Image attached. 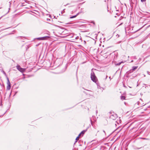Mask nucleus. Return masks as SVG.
Masks as SVG:
<instances>
[{
    "label": "nucleus",
    "instance_id": "nucleus-18",
    "mask_svg": "<svg viewBox=\"0 0 150 150\" xmlns=\"http://www.w3.org/2000/svg\"><path fill=\"white\" fill-rule=\"evenodd\" d=\"M107 77H108V76H106L105 79H107Z\"/></svg>",
    "mask_w": 150,
    "mask_h": 150
},
{
    "label": "nucleus",
    "instance_id": "nucleus-14",
    "mask_svg": "<svg viewBox=\"0 0 150 150\" xmlns=\"http://www.w3.org/2000/svg\"><path fill=\"white\" fill-rule=\"evenodd\" d=\"M79 36H77L75 38L76 39H78L79 38Z\"/></svg>",
    "mask_w": 150,
    "mask_h": 150
},
{
    "label": "nucleus",
    "instance_id": "nucleus-23",
    "mask_svg": "<svg viewBox=\"0 0 150 150\" xmlns=\"http://www.w3.org/2000/svg\"><path fill=\"white\" fill-rule=\"evenodd\" d=\"M133 62V60H132V61H131V62Z\"/></svg>",
    "mask_w": 150,
    "mask_h": 150
},
{
    "label": "nucleus",
    "instance_id": "nucleus-5",
    "mask_svg": "<svg viewBox=\"0 0 150 150\" xmlns=\"http://www.w3.org/2000/svg\"><path fill=\"white\" fill-rule=\"evenodd\" d=\"M117 117V115H116L115 114H114L111 115L110 116V119H112L113 120H115L116 118Z\"/></svg>",
    "mask_w": 150,
    "mask_h": 150
},
{
    "label": "nucleus",
    "instance_id": "nucleus-15",
    "mask_svg": "<svg viewBox=\"0 0 150 150\" xmlns=\"http://www.w3.org/2000/svg\"><path fill=\"white\" fill-rule=\"evenodd\" d=\"M90 120H91V125H93L92 123V120H91V119H90Z\"/></svg>",
    "mask_w": 150,
    "mask_h": 150
},
{
    "label": "nucleus",
    "instance_id": "nucleus-4",
    "mask_svg": "<svg viewBox=\"0 0 150 150\" xmlns=\"http://www.w3.org/2000/svg\"><path fill=\"white\" fill-rule=\"evenodd\" d=\"M138 67V66H133L132 67V69L130 70L129 71H128V73H130L132 72L133 71H135Z\"/></svg>",
    "mask_w": 150,
    "mask_h": 150
},
{
    "label": "nucleus",
    "instance_id": "nucleus-8",
    "mask_svg": "<svg viewBox=\"0 0 150 150\" xmlns=\"http://www.w3.org/2000/svg\"><path fill=\"white\" fill-rule=\"evenodd\" d=\"M79 136H79H79L76 138V141H75L74 144H75L77 142V140H79Z\"/></svg>",
    "mask_w": 150,
    "mask_h": 150
},
{
    "label": "nucleus",
    "instance_id": "nucleus-21",
    "mask_svg": "<svg viewBox=\"0 0 150 150\" xmlns=\"http://www.w3.org/2000/svg\"><path fill=\"white\" fill-rule=\"evenodd\" d=\"M147 73H148V74H149V71H147Z\"/></svg>",
    "mask_w": 150,
    "mask_h": 150
},
{
    "label": "nucleus",
    "instance_id": "nucleus-25",
    "mask_svg": "<svg viewBox=\"0 0 150 150\" xmlns=\"http://www.w3.org/2000/svg\"><path fill=\"white\" fill-rule=\"evenodd\" d=\"M38 45H37L36 46H37Z\"/></svg>",
    "mask_w": 150,
    "mask_h": 150
},
{
    "label": "nucleus",
    "instance_id": "nucleus-13",
    "mask_svg": "<svg viewBox=\"0 0 150 150\" xmlns=\"http://www.w3.org/2000/svg\"><path fill=\"white\" fill-rule=\"evenodd\" d=\"M65 10V9H64L63 11H62V12H61V13L62 14L64 12V10Z\"/></svg>",
    "mask_w": 150,
    "mask_h": 150
},
{
    "label": "nucleus",
    "instance_id": "nucleus-7",
    "mask_svg": "<svg viewBox=\"0 0 150 150\" xmlns=\"http://www.w3.org/2000/svg\"><path fill=\"white\" fill-rule=\"evenodd\" d=\"M79 13H78L76 15L70 17V18H75L79 15Z\"/></svg>",
    "mask_w": 150,
    "mask_h": 150
},
{
    "label": "nucleus",
    "instance_id": "nucleus-24",
    "mask_svg": "<svg viewBox=\"0 0 150 150\" xmlns=\"http://www.w3.org/2000/svg\"><path fill=\"white\" fill-rule=\"evenodd\" d=\"M8 28H6L5 29H8Z\"/></svg>",
    "mask_w": 150,
    "mask_h": 150
},
{
    "label": "nucleus",
    "instance_id": "nucleus-17",
    "mask_svg": "<svg viewBox=\"0 0 150 150\" xmlns=\"http://www.w3.org/2000/svg\"><path fill=\"white\" fill-rule=\"evenodd\" d=\"M109 78L110 79V80H111V77L110 76H109Z\"/></svg>",
    "mask_w": 150,
    "mask_h": 150
},
{
    "label": "nucleus",
    "instance_id": "nucleus-20",
    "mask_svg": "<svg viewBox=\"0 0 150 150\" xmlns=\"http://www.w3.org/2000/svg\"><path fill=\"white\" fill-rule=\"evenodd\" d=\"M148 86H149V87H150V85H148Z\"/></svg>",
    "mask_w": 150,
    "mask_h": 150
},
{
    "label": "nucleus",
    "instance_id": "nucleus-9",
    "mask_svg": "<svg viewBox=\"0 0 150 150\" xmlns=\"http://www.w3.org/2000/svg\"><path fill=\"white\" fill-rule=\"evenodd\" d=\"M86 131V130H83L79 134V136H80L81 134H84Z\"/></svg>",
    "mask_w": 150,
    "mask_h": 150
},
{
    "label": "nucleus",
    "instance_id": "nucleus-1",
    "mask_svg": "<svg viewBox=\"0 0 150 150\" xmlns=\"http://www.w3.org/2000/svg\"><path fill=\"white\" fill-rule=\"evenodd\" d=\"M93 69L91 70V80L94 82L96 83L97 85H98V79L97 77L95 76V73L93 72Z\"/></svg>",
    "mask_w": 150,
    "mask_h": 150
},
{
    "label": "nucleus",
    "instance_id": "nucleus-2",
    "mask_svg": "<svg viewBox=\"0 0 150 150\" xmlns=\"http://www.w3.org/2000/svg\"><path fill=\"white\" fill-rule=\"evenodd\" d=\"M16 68L19 71L22 73L24 72L26 70L25 69L21 67L19 65H17Z\"/></svg>",
    "mask_w": 150,
    "mask_h": 150
},
{
    "label": "nucleus",
    "instance_id": "nucleus-16",
    "mask_svg": "<svg viewBox=\"0 0 150 150\" xmlns=\"http://www.w3.org/2000/svg\"><path fill=\"white\" fill-rule=\"evenodd\" d=\"M3 73H4V74H6V73H5V72L4 71H3Z\"/></svg>",
    "mask_w": 150,
    "mask_h": 150
},
{
    "label": "nucleus",
    "instance_id": "nucleus-11",
    "mask_svg": "<svg viewBox=\"0 0 150 150\" xmlns=\"http://www.w3.org/2000/svg\"><path fill=\"white\" fill-rule=\"evenodd\" d=\"M121 99L122 100H124L125 99V97L124 96H122L121 97Z\"/></svg>",
    "mask_w": 150,
    "mask_h": 150
},
{
    "label": "nucleus",
    "instance_id": "nucleus-3",
    "mask_svg": "<svg viewBox=\"0 0 150 150\" xmlns=\"http://www.w3.org/2000/svg\"><path fill=\"white\" fill-rule=\"evenodd\" d=\"M7 89L8 90H9L11 88V83L8 78H7Z\"/></svg>",
    "mask_w": 150,
    "mask_h": 150
},
{
    "label": "nucleus",
    "instance_id": "nucleus-6",
    "mask_svg": "<svg viewBox=\"0 0 150 150\" xmlns=\"http://www.w3.org/2000/svg\"><path fill=\"white\" fill-rule=\"evenodd\" d=\"M47 37H42L41 38H37V39L39 40H45L46 38H47Z\"/></svg>",
    "mask_w": 150,
    "mask_h": 150
},
{
    "label": "nucleus",
    "instance_id": "nucleus-22",
    "mask_svg": "<svg viewBox=\"0 0 150 150\" xmlns=\"http://www.w3.org/2000/svg\"><path fill=\"white\" fill-rule=\"evenodd\" d=\"M103 132L104 133H105V131H104V130H103Z\"/></svg>",
    "mask_w": 150,
    "mask_h": 150
},
{
    "label": "nucleus",
    "instance_id": "nucleus-12",
    "mask_svg": "<svg viewBox=\"0 0 150 150\" xmlns=\"http://www.w3.org/2000/svg\"><path fill=\"white\" fill-rule=\"evenodd\" d=\"M146 1V0H141V1L142 2H145Z\"/></svg>",
    "mask_w": 150,
    "mask_h": 150
},
{
    "label": "nucleus",
    "instance_id": "nucleus-19",
    "mask_svg": "<svg viewBox=\"0 0 150 150\" xmlns=\"http://www.w3.org/2000/svg\"><path fill=\"white\" fill-rule=\"evenodd\" d=\"M67 4L66 5H65V6H67V5H68V4Z\"/></svg>",
    "mask_w": 150,
    "mask_h": 150
},
{
    "label": "nucleus",
    "instance_id": "nucleus-10",
    "mask_svg": "<svg viewBox=\"0 0 150 150\" xmlns=\"http://www.w3.org/2000/svg\"><path fill=\"white\" fill-rule=\"evenodd\" d=\"M123 63V61H122L120 62L117 63L115 65H117V66H119L121 64V63Z\"/></svg>",
    "mask_w": 150,
    "mask_h": 150
}]
</instances>
